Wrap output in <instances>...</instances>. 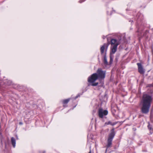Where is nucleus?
<instances>
[{"instance_id":"14","label":"nucleus","mask_w":153,"mask_h":153,"mask_svg":"<svg viewBox=\"0 0 153 153\" xmlns=\"http://www.w3.org/2000/svg\"><path fill=\"white\" fill-rule=\"evenodd\" d=\"M77 97H77V96H76V98H77Z\"/></svg>"},{"instance_id":"13","label":"nucleus","mask_w":153,"mask_h":153,"mask_svg":"<svg viewBox=\"0 0 153 153\" xmlns=\"http://www.w3.org/2000/svg\"><path fill=\"white\" fill-rule=\"evenodd\" d=\"M20 124H22V123H20Z\"/></svg>"},{"instance_id":"16","label":"nucleus","mask_w":153,"mask_h":153,"mask_svg":"<svg viewBox=\"0 0 153 153\" xmlns=\"http://www.w3.org/2000/svg\"><path fill=\"white\" fill-rule=\"evenodd\" d=\"M43 153H45V152H44Z\"/></svg>"},{"instance_id":"10","label":"nucleus","mask_w":153,"mask_h":153,"mask_svg":"<svg viewBox=\"0 0 153 153\" xmlns=\"http://www.w3.org/2000/svg\"><path fill=\"white\" fill-rule=\"evenodd\" d=\"M70 100V99H67L64 100L63 101V103L64 104H66Z\"/></svg>"},{"instance_id":"12","label":"nucleus","mask_w":153,"mask_h":153,"mask_svg":"<svg viewBox=\"0 0 153 153\" xmlns=\"http://www.w3.org/2000/svg\"><path fill=\"white\" fill-rule=\"evenodd\" d=\"M105 124V125L110 124V125H112L111 123L110 122H108V123H106Z\"/></svg>"},{"instance_id":"7","label":"nucleus","mask_w":153,"mask_h":153,"mask_svg":"<svg viewBox=\"0 0 153 153\" xmlns=\"http://www.w3.org/2000/svg\"><path fill=\"white\" fill-rule=\"evenodd\" d=\"M108 45L106 44H104L103 45H102L100 51L101 52L102 54L104 52L105 50V51H106L108 47Z\"/></svg>"},{"instance_id":"1","label":"nucleus","mask_w":153,"mask_h":153,"mask_svg":"<svg viewBox=\"0 0 153 153\" xmlns=\"http://www.w3.org/2000/svg\"><path fill=\"white\" fill-rule=\"evenodd\" d=\"M152 100L151 96L147 94L143 95L140 102L141 111L143 113L146 114L149 113Z\"/></svg>"},{"instance_id":"8","label":"nucleus","mask_w":153,"mask_h":153,"mask_svg":"<svg viewBox=\"0 0 153 153\" xmlns=\"http://www.w3.org/2000/svg\"><path fill=\"white\" fill-rule=\"evenodd\" d=\"M11 141L13 147H15L16 145V141L15 139L13 137H12L11 139Z\"/></svg>"},{"instance_id":"9","label":"nucleus","mask_w":153,"mask_h":153,"mask_svg":"<svg viewBox=\"0 0 153 153\" xmlns=\"http://www.w3.org/2000/svg\"><path fill=\"white\" fill-rule=\"evenodd\" d=\"M148 128L150 131V134H152L153 133V128H152L151 126L149 124L148 126Z\"/></svg>"},{"instance_id":"15","label":"nucleus","mask_w":153,"mask_h":153,"mask_svg":"<svg viewBox=\"0 0 153 153\" xmlns=\"http://www.w3.org/2000/svg\"><path fill=\"white\" fill-rule=\"evenodd\" d=\"M88 153H91V151H90Z\"/></svg>"},{"instance_id":"2","label":"nucleus","mask_w":153,"mask_h":153,"mask_svg":"<svg viewBox=\"0 0 153 153\" xmlns=\"http://www.w3.org/2000/svg\"><path fill=\"white\" fill-rule=\"evenodd\" d=\"M105 72L102 71L101 69H98L97 73L93 74L88 79V81L91 83V85L93 86H96L98 85V83H94L95 81L99 78L103 79L105 77Z\"/></svg>"},{"instance_id":"3","label":"nucleus","mask_w":153,"mask_h":153,"mask_svg":"<svg viewBox=\"0 0 153 153\" xmlns=\"http://www.w3.org/2000/svg\"><path fill=\"white\" fill-rule=\"evenodd\" d=\"M120 42L119 41L115 39H112L111 41V52L110 53V62L111 63L113 61L114 56L113 55L117 50V46L119 44Z\"/></svg>"},{"instance_id":"6","label":"nucleus","mask_w":153,"mask_h":153,"mask_svg":"<svg viewBox=\"0 0 153 153\" xmlns=\"http://www.w3.org/2000/svg\"><path fill=\"white\" fill-rule=\"evenodd\" d=\"M137 65L138 66L139 72L141 74H143L145 72V71L142 67L141 64L140 63H137Z\"/></svg>"},{"instance_id":"5","label":"nucleus","mask_w":153,"mask_h":153,"mask_svg":"<svg viewBox=\"0 0 153 153\" xmlns=\"http://www.w3.org/2000/svg\"><path fill=\"white\" fill-rule=\"evenodd\" d=\"M108 114V111L106 110H104L100 108L98 111V115L100 117L102 118L104 116Z\"/></svg>"},{"instance_id":"4","label":"nucleus","mask_w":153,"mask_h":153,"mask_svg":"<svg viewBox=\"0 0 153 153\" xmlns=\"http://www.w3.org/2000/svg\"><path fill=\"white\" fill-rule=\"evenodd\" d=\"M114 135V129H113L111 130V131L109 135V137L108 139V143L107 145V147H109L111 146L112 144V141L113 137Z\"/></svg>"},{"instance_id":"11","label":"nucleus","mask_w":153,"mask_h":153,"mask_svg":"<svg viewBox=\"0 0 153 153\" xmlns=\"http://www.w3.org/2000/svg\"><path fill=\"white\" fill-rule=\"evenodd\" d=\"M104 62L105 64L107 65L108 64V62L107 61V58L105 56L104 58Z\"/></svg>"}]
</instances>
